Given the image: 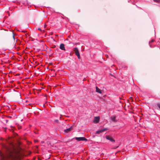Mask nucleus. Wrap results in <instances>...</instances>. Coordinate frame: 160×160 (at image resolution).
<instances>
[{
    "label": "nucleus",
    "instance_id": "obj_9",
    "mask_svg": "<svg viewBox=\"0 0 160 160\" xmlns=\"http://www.w3.org/2000/svg\"><path fill=\"white\" fill-rule=\"evenodd\" d=\"M72 127H71L70 128H69L65 129L64 131L65 132L67 133L70 131L72 130Z\"/></svg>",
    "mask_w": 160,
    "mask_h": 160
},
{
    "label": "nucleus",
    "instance_id": "obj_6",
    "mask_svg": "<svg viewBox=\"0 0 160 160\" xmlns=\"http://www.w3.org/2000/svg\"><path fill=\"white\" fill-rule=\"evenodd\" d=\"M60 48L62 50H65L64 45L63 43L61 44L60 46Z\"/></svg>",
    "mask_w": 160,
    "mask_h": 160
},
{
    "label": "nucleus",
    "instance_id": "obj_3",
    "mask_svg": "<svg viewBox=\"0 0 160 160\" xmlns=\"http://www.w3.org/2000/svg\"><path fill=\"white\" fill-rule=\"evenodd\" d=\"M100 118L99 117H96L94 118L93 122L95 123H98L99 122Z\"/></svg>",
    "mask_w": 160,
    "mask_h": 160
},
{
    "label": "nucleus",
    "instance_id": "obj_5",
    "mask_svg": "<svg viewBox=\"0 0 160 160\" xmlns=\"http://www.w3.org/2000/svg\"><path fill=\"white\" fill-rule=\"evenodd\" d=\"M108 130V129L107 128H104L102 129H101L100 130H99L98 131L96 132V133L97 134H99L100 133L103 132L106 130Z\"/></svg>",
    "mask_w": 160,
    "mask_h": 160
},
{
    "label": "nucleus",
    "instance_id": "obj_11",
    "mask_svg": "<svg viewBox=\"0 0 160 160\" xmlns=\"http://www.w3.org/2000/svg\"><path fill=\"white\" fill-rule=\"evenodd\" d=\"M154 41V40L153 39H152L151 41L149 42V46H150V47L151 48L152 47V46H151V43L152 42H153Z\"/></svg>",
    "mask_w": 160,
    "mask_h": 160
},
{
    "label": "nucleus",
    "instance_id": "obj_7",
    "mask_svg": "<svg viewBox=\"0 0 160 160\" xmlns=\"http://www.w3.org/2000/svg\"><path fill=\"white\" fill-rule=\"evenodd\" d=\"M0 155L2 160H4V158H5V156L1 152H0Z\"/></svg>",
    "mask_w": 160,
    "mask_h": 160
},
{
    "label": "nucleus",
    "instance_id": "obj_15",
    "mask_svg": "<svg viewBox=\"0 0 160 160\" xmlns=\"http://www.w3.org/2000/svg\"><path fill=\"white\" fill-rule=\"evenodd\" d=\"M13 39H15V37H14V34H13Z\"/></svg>",
    "mask_w": 160,
    "mask_h": 160
},
{
    "label": "nucleus",
    "instance_id": "obj_8",
    "mask_svg": "<svg viewBox=\"0 0 160 160\" xmlns=\"http://www.w3.org/2000/svg\"><path fill=\"white\" fill-rule=\"evenodd\" d=\"M96 91L97 92L100 94L102 93L101 90L99 88L97 87H96Z\"/></svg>",
    "mask_w": 160,
    "mask_h": 160
},
{
    "label": "nucleus",
    "instance_id": "obj_12",
    "mask_svg": "<svg viewBox=\"0 0 160 160\" xmlns=\"http://www.w3.org/2000/svg\"><path fill=\"white\" fill-rule=\"evenodd\" d=\"M154 1L156 2H160V0H154Z\"/></svg>",
    "mask_w": 160,
    "mask_h": 160
},
{
    "label": "nucleus",
    "instance_id": "obj_2",
    "mask_svg": "<svg viewBox=\"0 0 160 160\" xmlns=\"http://www.w3.org/2000/svg\"><path fill=\"white\" fill-rule=\"evenodd\" d=\"M75 138L76 140L78 141H87V139L84 137H75Z\"/></svg>",
    "mask_w": 160,
    "mask_h": 160
},
{
    "label": "nucleus",
    "instance_id": "obj_4",
    "mask_svg": "<svg viewBox=\"0 0 160 160\" xmlns=\"http://www.w3.org/2000/svg\"><path fill=\"white\" fill-rule=\"evenodd\" d=\"M106 138L107 139L110 140L112 142H115V140L110 136H106Z\"/></svg>",
    "mask_w": 160,
    "mask_h": 160
},
{
    "label": "nucleus",
    "instance_id": "obj_16",
    "mask_svg": "<svg viewBox=\"0 0 160 160\" xmlns=\"http://www.w3.org/2000/svg\"><path fill=\"white\" fill-rule=\"evenodd\" d=\"M46 25H45V24L44 25V28H45V27H46Z\"/></svg>",
    "mask_w": 160,
    "mask_h": 160
},
{
    "label": "nucleus",
    "instance_id": "obj_1",
    "mask_svg": "<svg viewBox=\"0 0 160 160\" xmlns=\"http://www.w3.org/2000/svg\"><path fill=\"white\" fill-rule=\"evenodd\" d=\"M74 51L75 54L76 56H77L78 58V59H80V53L78 51V49L77 48H74Z\"/></svg>",
    "mask_w": 160,
    "mask_h": 160
},
{
    "label": "nucleus",
    "instance_id": "obj_10",
    "mask_svg": "<svg viewBox=\"0 0 160 160\" xmlns=\"http://www.w3.org/2000/svg\"><path fill=\"white\" fill-rule=\"evenodd\" d=\"M116 117L114 116H112L111 117V119L112 121L114 122H116Z\"/></svg>",
    "mask_w": 160,
    "mask_h": 160
},
{
    "label": "nucleus",
    "instance_id": "obj_13",
    "mask_svg": "<svg viewBox=\"0 0 160 160\" xmlns=\"http://www.w3.org/2000/svg\"><path fill=\"white\" fill-rule=\"evenodd\" d=\"M157 106H158V107L159 108V109L160 110V103H158L157 104Z\"/></svg>",
    "mask_w": 160,
    "mask_h": 160
},
{
    "label": "nucleus",
    "instance_id": "obj_14",
    "mask_svg": "<svg viewBox=\"0 0 160 160\" xmlns=\"http://www.w3.org/2000/svg\"><path fill=\"white\" fill-rule=\"evenodd\" d=\"M38 29L39 30H40V31H41V28H38Z\"/></svg>",
    "mask_w": 160,
    "mask_h": 160
}]
</instances>
